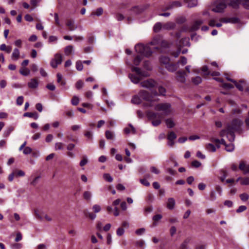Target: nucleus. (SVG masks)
Segmentation results:
<instances>
[{
    "label": "nucleus",
    "mask_w": 249,
    "mask_h": 249,
    "mask_svg": "<svg viewBox=\"0 0 249 249\" xmlns=\"http://www.w3.org/2000/svg\"><path fill=\"white\" fill-rule=\"evenodd\" d=\"M135 50L139 54L135 57L134 62H140L142 56L149 58L153 53L148 45H144L142 43L137 44L135 46Z\"/></svg>",
    "instance_id": "nucleus-1"
},
{
    "label": "nucleus",
    "mask_w": 249,
    "mask_h": 249,
    "mask_svg": "<svg viewBox=\"0 0 249 249\" xmlns=\"http://www.w3.org/2000/svg\"><path fill=\"white\" fill-rule=\"evenodd\" d=\"M140 63H136V66L131 67V71L135 72L139 76L148 77L150 75L148 71L152 70V66L150 63H143L142 67H139Z\"/></svg>",
    "instance_id": "nucleus-2"
},
{
    "label": "nucleus",
    "mask_w": 249,
    "mask_h": 249,
    "mask_svg": "<svg viewBox=\"0 0 249 249\" xmlns=\"http://www.w3.org/2000/svg\"><path fill=\"white\" fill-rule=\"evenodd\" d=\"M146 116L148 119L151 121L152 124L154 126L159 125L161 124V120L163 117L161 113L152 111H147Z\"/></svg>",
    "instance_id": "nucleus-3"
},
{
    "label": "nucleus",
    "mask_w": 249,
    "mask_h": 249,
    "mask_svg": "<svg viewBox=\"0 0 249 249\" xmlns=\"http://www.w3.org/2000/svg\"><path fill=\"white\" fill-rule=\"evenodd\" d=\"M171 105L169 103H160L156 105L154 109L156 111L162 112V116H167L171 112Z\"/></svg>",
    "instance_id": "nucleus-4"
},
{
    "label": "nucleus",
    "mask_w": 249,
    "mask_h": 249,
    "mask_svg": "<svg viewBox=\"0 0 249 249\" xmlns=\"http://www.w3.org/2000/svg\"><path fill=\"white\" fill-rule=\"evenodd\" d=\"M228 0H217L214 2L215 7L212 11L216 13H222L226 8Z\"/></svg>",
    "instance_id": "nucleus-5"
},
{
    "label": "nucleus",
    "mask_w": 249,
    "mask_h": 249,
    "mask_svg": "<svg viewBox=\"0 0 249 249\" xmlns=\"http://www.w3.org/2000/svg\"><path fill=\"white\" fill-rule=\"evenodd\" d=\"M242 124L243 122L241 120L234 119L231 121V124H227V130L238 131L240 129Z\"/></svg>",
    "instance_id": "nucleus-6"
},
{
    "label": "nucleus",
    "mask_w": 249,
    "mask_h": 249,
    "mask_svg": "<svg viewBox=\"0 0 249 249\" xmlns=\"http://www.w3.org/2000/svg\"><path fill=\"white\" fill-rule=\"evenodd\" d=\"M182 6V3L179 1H174L169 2L168 4L166 5L162 9L163 11H165L169 10H171L175 8L179 7Z\"/></svg>",
    "instance_id": "nucleus-7"
},
{
    "label": "nucleus",
    "mask_w": 249,
    "mask_h": 249,
    "mask_svg": "<svg viewBox=\"0 0 249 249\" xmlns=\"http://www.w3.org/2000/svg\"><path fill=\"white\" fill-rule=\"evenodd\" d=\"M145 8L142 6H135L130 9V15L136 16L142 13L145 10Z\"/></svg>",
    "instance_id": "nucleus-8"
},
{
    "label": "nucleus",
    "mask_w": 249,
    "mask_h": 249,
    "mask_svg": "<svg viewBox=\"0 0 249 249\" xmlns=\"http://www.w3.org/2000/svg\"><path fill=\"white\" fill-rule=\"evenodd\" d=\"M156 84V83L154 80L150 79L142 82L140 84L142 87L151 89L155 86Z\"/></svg>",
    "instance_id": "nucleus-9"
},
{
    "label": "nucleus",
    "mask_w": 249,
    "mask_h": 249,
    "mask_svg": "<svg viewBox=\"0 0 249 249\" xmlns=\"http://www.w3.org/2000/svg\"><path fill=\"white\" fill-rule=\"evenodd\" d=\"M161 67H165L168 71L174 72L176 71L178 67V63H162Z\"/></svg>",
    "instance_id": "nucleus-10"
},
{
    "label": "nucleus",
    "mask_w": 249,
    "mask_h": 249,
    "mask_svg": "<svg viewBox=\"0 0 249 249\" xmlns=\"http://www.w3.org/2000/svg\"><path fill=\"white\" fill-rule=\"evenodd\" d=\"M203 22V20L201 19L195 21L192 25L189 28V32H194L198 30Z\"/></svg>",
    "instance_id": "nucleus-11"
},
{
    "label": "nucleus",
    "mask_w": 249,
    "mask_h": 249,
    "mask_svg": "<svg viewBox=\"0 0 249 249\" xmlns=\"http://www.w3.org/2000/svg\"><path fill=\"white\" fill-rule=\"evenodd\" d=\"M239 169L243 171L244 175H246L249 173V164H247L246 161L241 160L239 163Z\"/></svg>",
    "instance_id": "nucleus-12"
},
{
    "label": "nucleus",
    "mask_w": 249,
    "mask_h": 249,
    "mask_svg": "<svg viewBox=\"0 0 249 249\" xmlns=\"http://www.w3.org/2000/svg\"><path fill=\"white\" fill-rule=\"evenodd\" d=\"M139 96L142 99L147 101H151L152 100V96L150 93L144 90H141L139 93Z\"/></svg>",
    "instance_id": "nucleus-13"
},
{
    "label": "nucleus",
    "mask_w": 249,
    "mask_h": 249,
    "mask_svg": "<svg viewBox=\"0 0 249 249\" xmlns=\"http://www.w3.org/2000/svg\"><path fill=\"white\" fill-rule=\"evenodd\" d=\"M177 44L178 47L180 49V48L183 47L184 46H190V43L189 42V37H184L181 38L179 41H177Z\"/></svg>",
    "instance_id": "nucleus-14"
},
{
    "label": "nucleus",
    "mask_w": 249,
    "mask_h": 249,
    "mask_svg": "<svg viewBox=\"0 0 249 249\" xmlns=\"http://www.w3.org/2000/svg\"><path fill=\"white\" fill-rule=\"evenodd\" d=\"M177 138V135L173 131L170 132L167 135V139L168 140V145L172 147L174 145V140Z\"/></svg>",
    "instance_id": "nucleus-15"
},
{
    "label": "nucleus",
    "mask_w": 249,
    "mask_h": 249,
    "mask_svg": "<svg viewBox=\"0 0 249 249\" xmlns=\"http://www.w3.org/2000/svg\"><path fill=\"white\" fill-rule=\"evenodd\" d=\"M186 74L184 71H178L176 73V78L178 82L185 83L186 82Z\"/></svg>",
    "instance_id": "nucleus-16"
},
{
    "label": "nucleus",
    "mask_w": 249,
    "mask_h": 249,
    "mask_svg": "<svg viewBox=\"0 0 249 249\" xmlns=\"http://www.w3.org/2000/svg\"><path fill=\"white\" fill-rule=\"evenodd\" d=\"M66 26L68 27L69 30L70 31H74L77 28L74 19L67 20L66 22Z\"/></svg>",
    "instance_id": "nucleus-17"
},
{
    "label": "nucleus",
    "mask_w": 249,
    "mask_h": 249,
    "mask_svg": "<svg viewBox=\"0 0 249 249\" xmlns=\"http://www.w3.org/2000/svg\"><path fill=\"white\" fill-rule=\"evenodd\" d=\"M38 86V82L37 79L33 78L28 83V86L30 89L37 88Z\"/></svg>",
    "instance_id": "nucleus-18"
},
{
    "label": "nucleus",
    "mask_w": 249,
    "mask_h": 249,
    "mask_svg": "<svg viewBox=\"0 0 249 249\" xmlns=\"http://www.w3.org/2000/svg\"><path fill=\"white\" fill-rule=\"evenodd\" d=\"M161 36L160 35L156 36L154 37L152 40L149 42L148 45L154 46L156 45H159Z\"/></svg>",
    "instance_id": "nucleus-19"
},
{
    "label": "nucleus",
    "mask_w": 249,
    "mask_h": 249,
    "mask_svg": "<svg viewBox=\"0 0 249 249\" xmlns=\"http://www.w3.org/2000/svg\"><path fill=\"white\" fill-rule=\"evenodd\" d=\"M175 200L174 198H169L167 203V208L169 210H173L175 207Z\"/></svg>",
    "instance_id": "nucleus-20"
},
{
    "label": "nucleus",
    "mask_w": 249,
    "mask_h": 249,
    "mask_svg": "<svg viewBox=\"0 0 249 249\" xmlns=\"http://www.w3.org/2000/svg\"><path fill=\"white\" fill-rule=\"evenodd\" d=\"M240 4H241V0H230V2L229 0H228L227 4L234 8H237Z\"/></svg>",
    "instance_id": "nucleus-21"
},
{
    "label": "nucleus",
    "mask_w": 249,
    "mask_h": 249,
    "mask_svg": "<svg viewBox=\"0 0 249 249\" xmlns=\"http://www.w3.org/2000/svg\"><path fill=\"white\" fill-rule=\"evenodd\" d=\"M191 241V239L190 238H186L183 242L180 245L178 249H188V245L190 243Z\"/></svg>",
    "instance_id": "nucleus-22"
},
{
    "label": "nucleus",
    "mask_w": 249,
    "mask_h": 249,
    "mask_svg": "<svg viewBox=\"0 0 249 249\" xmlns=\"http://www.w3.org/2000/svg\"><path fill=\"white\" fill-rule=\"evenodd\" d=\"M176 27V24L173 22H167L163 25L164 29L169 30L174 29Z\"/></svg>",
    "instance_id": "nucleus-23"
},
{
    "label": "nucleus",
    "mask_w": 249,
    "mask_h": 249,
    "mask_svg": "<svg viewBox=\"0 0 249 249\" xmlns=\"http://www.w3.org/2000/svg\"><path fill=\"white\" fill-rule=\"evenodd\" d=\"M238 18H221L220 19V21L223 23H229V22H232L236 23L238 21Z\"/></svg>",
    "instance_id": "nucleus-24"
},
{
    "label": "nucleus",
    "mask_w": 249,
    "mask_h": 249,
    "mask_svg": "<svg viewBox=\"0 0 249 249\" xmlns=\"http://www.w3.org/2000/svg\"><path fill=\"white\" fill-rule=\"evenodd\" d=\"M22 64L23 65V67L20 70V72L23 75L27 76L29 74L30 72L28 69L25 68L28 63H22Z\"/></svg>",
    "instance_id": "nucleus-25"
},
{
    "label": "nucleus",
    "mask_w": 249,
    "mask_h": 249,
    "mask_svg": "<svg viewBox=\"0 0 249 249\" xmlns=\"http://www.w3.org/2000/svg\"><path fill=\"white\" fill-rule=\"evenodd\" d=\"M19 57V51L18 49L15 48L12 54V59L13 61H17Z\"/></svg>",
    "instance_id": "nucleus-26"
},
{
    "label": "nucleus",
    "mask_w": 249,
    "mask_h": 249,
    "mask_svg": "<svg viewBox=\"0 0 249 249\" xmlns=\"http://www.w3.org/2000/svg\"><path fill=\"white\" fill-rule=\"evenodd\" d=\"M227 137L230 142H233L235 137L234 131L231 130H227Z\"/></svg>",
    "instance_id": "nucleus-27"
},
{
    "label": "nucleus",
    "mask_w": 249,
    "mask_h": 249,
    "mask_svg": "<svg viewBox=\"0 0 249 249\" xmlns=\"http://www.w3.org/2000/svg\"><path fill=\"white\" fill-rule=\"evenodd\" d=\"M128 77L131 80V82L134 84L139 83L140 81L141 80V79L139 77L131 73H129L128 74Z\"/></svg>",
    "instance_id": "nucleus-28"
},
{
    "label": "nucleus",
    "mask_w": 249,
    "mask_h": 249,
    "mask_svg": "<svg viewBox=\"0 0 249 249\" xmlns=\"http://www.w3.org/2000/svg\"><path fill=\"white\" fill-rule=\"evenodd\" d=\"M0 50L9 53L12 51V47L10 46H6L5 44H2L0 46Z\"/></svg>",
    "instance_id": "nucleus-29"
},
{
    "label": "nucleus",
    "mask_w": 249,
    "mask_h": 249,
    "mask_svg": "<svg viewBox=\"0 0 249 249\" xmlns=\"http://www.w3.org/2000/svg\"><path fill=\"white\" fill-rule=\"evenodd\" d=\"M184 2L187 3V6L190 8L196 6L197 4V0H184Z\"/></svg>",
    "instance_id": "nucleus-30"
},
{
    "label": "nucleus",
    "mask_w": 249,
    "mask_h": 249,
    "mask_svg": "<svg viewBox=\"0 0 249 249\" xmlns=\"http://www.w3.org/2000/svg\"><path fill=\"white\" fill-rule=\"evenodd\" d=\"M158 90H159V95H163V96H164L165 95V93H166V89H165L162 87V86H159L158 88ZM153 94L154 95H158V94L157 92H153Z\"/></svg>",
    "instance_id": "nucleus-31"
},
{
    "label": "nucleus",
    "mask_w": 249,
    "mask_h": 249,
    "mask_svg": "<svg viewBox=\"0 0 249 249\" xmlns=\"http://www.w3.org/2000/svg\"><path fill=\"white\" fill-rule=\"evenodd\" d=\"M24 117L33 118L35 120H37L38 118V115L36 112H26L23 114Z\"/></svg>",
    "instance_id": "nucleus-32"
},
{
    "label": "nucleus",
    "mask_w": 249,
    "mask_h": 249,
    "mask_svg": "<svg viewBox=\"0 0 249 249\" xmlns=\"http://www.w3.org/2000/svg\"><path fill=\"white\" fill-rule=\"evenodd\" d=\"M206 150L210 152H214L216 151V147L212 143H208L206 145Z\"/></svg>",
    "instance_id": "nucleus-33"
},
{
    "label": "nucleus",
    "mask_w": 249,
    "mask_h": 249,
    "mask_svg": "<svg viewBox=\"0 0 249 249\" xmlns=\"http://www.w3.org/2000/svg\"><path fill=\"white\" fill-rule=\"evenodd\" d=\"M105 136L107 140H114L115 138V134L113 132L109 130H107L105 132Z\"/></svg>",
    "instance_id": "nucleus-34"
},
{
    "label": "nucleus",
    "mask_w": 249,
    "mask_h": 249,
    "mask_svg": "<svg viewBox=\"0 0 249 249\" xmlns=\"http://www.w3.org/2000/svg\"><path fill=\"white\" fill-rule=\"evenodd\" d=\"M62 55L61 53H58L55 55L54 58L53 59L51 62H62Z\"/></svg>",
    "instance_id": "nucleus-35"
},
{
    "label": "nucleus",
    "mask_w": 249,
    "mask_h": 249,
    "mask_svg": "<svg viewBox=\"0 0 249 249\" xmlns=\"http://www.w3.org/2000/svg\"><path fill=\"white\" fill-rule=\"evenodd\" d=\"M162 24L160 22H157L153 27V31L155 33L159 32L162 28Z\"/></svg>",
    "instance_id": "nucleus-36"
},
{
    "label": "nucleus",
    "mask_w": 249,
    "mask_h": 249,
    "mask_svg": "<svg viewBox=\"0 0 249 249\" xmlns=\"http://www.w3.org/2000/svg\"><path fill=\"white\" fill-rule=\"evenodd\" d=\"M159 45L163 48L166 49L169 48V44L168 42L166 40L162 39V37H161Z\"/></svg>",
    "instance_id": "nucleus-37"
},
{
    "label": "nucleus",
    "mask_w": 249,
    "mask_h": 249,
    "mask_svg": "<svg viewBox=\"0 0 249 249\" xmlns=\"http://www.w3.org/2000/svg\"><path fill=\"white\" fill-rule=\"evenodd\" d=\"M192 82L195 85H198L202 82V78L200 76H196L192 78Z\"/></svg>",
    "instance_id": "nucleus-38"
},
{
    "label": "nucleus",
    "mask_w": 249,
    "mask_h": 249,
    "mask_svg": "<svg viewBox=\"0 0 249 249\" xmlns=\"http://www.w3.org/2000/svg\"><path fill=\"white\" fill-rule=\"evenodd\" d=\"M131 102L135 104H140L141 103V98L139 96H134L131 99Z\"/></svg>",
    "instance_id": "nucleus-39"
},
{
    "label": "nucleus",
    "mask_w": 249,
    "mask_h": 249,
    "mask_svg": "<svg viewBox=\"0 0 249 249\" xmlns=\"http://www.w3.org/2000/svg\"><path fill=\"white\" fill-rule=\"evenodd\" d=\"M40 178V176H38L36 177L32 180H31L30 178V180H31V181L30 182V184L33 186H36L39 182V180Z\"/></svg>",
    "instance_id": "nucleus-40"
},
{
    "label": "nucleus",
    "mask_w": 249,
    "mask_h": 249,
    "mask_svg": "<svg viewBox=\"0 0 249 249\" xmlns=\"http://www.w3.org/2000/svg\"><path fill=\"white\" fill-rule=\"evenodd\" d=\"M13 130L14 127L12 126L7 127L3 133V137L6 138L8 137Z\"/></svg>",
    "instance_id": "nucleus-41"
},
{
    "label": "nucleus",
    "mask_w": 249,
    "mask_h": 249,
    "mask_svg": "<svg viewBox=\"0 0 249 249\" xmlns=\"http://www.w3.org/2000/svg\"><path fill=\"white\" fill-rule=\"evenodd\" d=\"M103 13V9L102 7H99L98 8H97L95 11L94 12H93L92 13H91V15H93V16H100L101 15H102Z\"/></svg>",
    "instance_id": "nucleus-42"
},
{
    "label": "nucleus",
    "mask_w": 249,
    "mask_h": 249,
    "mask_svg": "<svg viewBox=\"0 0 249 249\" xmlns=\"http://www.w3.org/2000/svg\"><path fill=\"white\" fill-rule=\"evenodd\" d=\"M225 146V150L228 152H232L234 149V145L233 143L226 144Z\"/></svg>",
    "instance_id": "nucleus-43"
},
{
    "label": "nucleus",
    "mask_w": 249,
    "mask_h": 249,
    "mask_svg": "<svg viewBox=\"0 0 249 249\" xmlns=\"http://www.w3.org/2000/svg\"><path fill=\"white\" fill-rule=\"evenodd\" d=\"M165 123L167 126L168 128H173L175 126V124L174 121L170 119H167L165 120Z\"/></svg>",
    "instance_id": "nucleus-44"
},
{
    "label": "nucleus",
    "mask_w": 249,
    "mask_h": 249,
    "mask_svg": "<svg viewBox=\"0 0 249 249\" xmlns=\"http://www.w3.org/2000/svg\"><path fill=\"white\" fill-rule=\"evenodd\" d=\"M73 50V46L71 45H69L65 47V53L67 55H69L71 54Z\"/></svg>",
    "instance_id": "nucleus-45"
},
{
    "label": "nucleus",
    "mask_w": 249,
    "mask_h": 249,
    "mask_svg": "<svg viewBox=\"0 0 249 249\" xmlns=\"http://www.w3.org/2000/svg\"><path fill=\"white\" fill-rule=\"evenodd\" d=\"M84 213L86 216L89 217L92 220H94L96 217L95 214L91 213H89L86 210L84 211Z\"/></svg>",
    "instance_id": "nucleus-46"
},
{
    "label": "nucleus",
    "mask_w": 249,
    "mask_h": 249,
    "mask_svg": "<svg viewBox=\"0 0 249 249\" xmlns=\"http://www.w3.org/2000/svg\"><path fill=\"white\" fill-rule=\"evenodd\" d=\"M104 178L109 182H111L113 181V178L109 174H104L103 175Z\"/></svg>",
    "instance_id": "nucleus-47"
},
{
    "label": "nucleus",
    "mask_w": 249,
    "mask_h": 249,
    "mask_svg": "<svg viewBox=\"0 0 249 249\" xmlns=\"http://www.w3.org/2000/svg\"><path fill=\"white\" fill-rule=\"evenodd\" d=\"M115 18L118 21H122L124 19V16L120 13H117L115 14Z\"/></svg>",
    "instance_id": "nucleus-48"
},
{
    "label": "nucleus",
    "mask_w": 249,
    "mask_h": 249,
    "mask_svg": "<svg viewBox=\"0 0 249 249\" xmlns=\"http://www.w3.org/2000/svg\"><path fill=\"white\" fill-rule=\"evenodd\" d=\"M79 100L78 97L74 96L71 100V104L73 106H76L78 104Z\"/></svg>",
    "instance_id": "nucleus-49"
},
{
    "label": "nucleus",
    "mask_w": 249,
    "mask_h": 249,
    "mask_svg": "<svg viewBox=\"0 0 249 249\" xmlns=\"http://www.w3.org/2000/svg\"><path fill=\"white\" fill-rule=\"evenodd\" d=\"M170 59L169 57L166 56H161L160 57V62H169Z\"/></svg>",
    "instance_id": "nucleus-50"
},
{
    "label": "nucleus",
    "mask_w": 249,
    "mask_h": 249,
    "mask_svg": "<svg viewBox=\"0 0 249 249\" xmlns=\"http://www.w3.org/2000/svg\"><path fill=\"white\" fill-rule=\"evenodd\" d=\"M201 162L196 160H195L191 162L192 166L195 168H198L201 166Z\"/></svg>",
    "instance_id": "nucleus-51"
},
{
    "label": "nucleus",
    "mask_w": 249,
    "mask_h": 249,
    "mask_svg": "<svg viewBox=\"0 0 249 249\" xmlns=\"http://www.w3.org/2000/svg\"><path fill=\"white\" fill-rule=\"evenodd\" d=\"M24 98L22 96H19L17 98L16 100V104L18 106H21L23 104Z\"/></svg>",
    "instance_id": "nucleus-52"
},
{
    "label": "nucleus",
    "mask_w": 249,
    "mask_h": 249,
    "mask_svg": "<svg viewBox=\"0 0 249 249\" xmlns=\"http://www.w3.org/2000/svg\"><path fill=\"white\" fill-rule=\"evenodd\" d=\"M241 4L247 9H249V0H241Z\"/></svg>",
    "instance_id": "nucleus-53"
},
{
    "label": "nucleus",
    "mask_w": 249,
    "mask_h": 249,
    "mask_svg": "<svg viewBox=\"0 0 249 249\" xmlns=\"http://www.w3.org/2000/svg\"><path fill=\"white\" fill-rule=\"evenodd\" d=\"M241 199L243 201H246L249 198V196L246 193H243L240 195Z\"/></svg>",
    "instance_id": "nucleus-54"
},
{
    "label": "nucleus",
    "mask_w": 249,
    "mask_h": 249,
    "mask_svg": "<svg viewBox=\"0 0 249 249\" xmlns=\"http://www.w3.org/2000/svg\"><path fill=\"white\" fill-rule=\"evenodd\" d=\"M83 85L84 82L82 80H79L76 82L75 87L77 89H80L83 87Z\"/></svg>",
    "instance_id": "nucleus-55"
},
{
    "label": "nucleus",
    "mask_w": 249,
    "mask_h": 249,
    "mask_svg": "<svg viewBox=\"0 0 249 249\" xmlns=\"http://www.w3.org/2000/svg\"><path fill=\"white\" fill-rule=\"evenodd\" d=\"M124 230L123 228H119L116 231V234L118 236H121L124 234Z\"/></svg>",
    "instance_id": "nucleus-56"
},
{
    "label": "nucleus",
    "mask_w": 249,
    "mask_h": 249,
    "mask_svg": "<svg viewBox=\"0 0 249 249\" xmlns=\"http://www.w3.org/2000/svg\"><path fill=\"white\" fill-rule=\"evenodd\" d=\"M140 182L145 186L148 187L150 186V183L145 178H142L140 179Z\"/></svg>",
    "instance_id": "nucleus-57"
},
{
    "label": "nucleus",
    "mask_w": 249,
    "mask_h": 249,
    "mask_svg": "<svg viewBox=\"0 0 249 249\" xmlns=\"http://www.w3.org/2000/svg\"><path fill=\"white\" fill-rule=\"evenodd\" d=\"M88 163V160L86 156L83 157V159L80 162V166L82 167Z\"/></svg>",
    "instance_id": "nucleus-58"
},
{
    "label": "nucleus",
    "mask_w": 249,
    "mask_h": 249,
    "mask_svg": "<svg viewBox=\"0 0 249 249\" xmlns=\"http://www.w3.org/2000/svg\"><path fill=\"white\" fill-rule=\"evenodd\" d=\"M32 151V149L31 148H30V147H26L23 149V153L25 155H28L31 153Z\"/></svg>",
    "instance_id": "nucleus-59"
},
{
    "label": "nucleus",
    "mask_w": 249,
    "mask_h": 249,
    "mask_svg": "<svg viewBox=\"0 0 249 249\" xmlns=\"http://www.w3.org/2000/svg\"><path fill=\"white\" fill-rule=\"evenodd\" d=\"M186 21V18L184 17H181L176 19V22L178 24H182Z\"/></svg>",
    "instance_id": "nucleus-60"
},
{
    "label": "nucleus",
    "mask_w": 249,
    "mask_h": 249,
    "mask_svg": "<svg viewBox=\"0 0 249 249\" xmlns=\"http://www.w3.org/2000/svg\"><path fill=\"white\" fill-rule=\"evenodd\" d=\"M84 198L86 200H89L91 197V194L89 192L85 191L83 194Z\"/></svg>",
    "instance_id": "nucleus-61"
},
{
    "label": "nucleus",
    "mask_w": 249,
    "mask_h": 249,
    "mask_svg": "<svg viewBox=\"0 0 249 249\" xmlns=\"http://www.w3.org/2000/svg\"><path fill=\"white\" fill-rule=\"evenodd\" d=\"M247 207L246 206L242 205L238 207V208L236 210V213H240L243 212L246 210Z\"/></svg>",
    "instance_id": "nucleus-62"
},
{
    "label": "nucleus",
    "mask_w": 249,
    "mask_h": 249,
    "mask_svg": "<svg viewBox=\"0 0 249 249\" xmlns=\"http://www.w3.org/2000/svg\"><path fill=\"white\" fill-rule=\"evenodd\" d=\"M241 184L243 185H249V178H242V180L241 181Z\"/></svg>",
    "instance_id": "nucleus-63"
},
{
    "label": "nucleus",
    "mask_w": 249,
    "mask_h": 249,
    "mask_svg": "<svg viewBox=\"0 0 249 249\" xmlns=\"http://www.w3.org/2000/svg\"><path fill=\"white\" fill-rule=\"evenodd\" d=\"M22 248V245L19 243H16L12 245V249H20Z\"/></svg>",
    "instance_id": "nucleus-64"
}]
</instances>
